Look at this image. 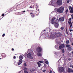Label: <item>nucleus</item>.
Instances as JSON below:
<instances>
[{
  "instance_id": "obj_1",
  "label": "nucleus",
  "mask_w": 73,
  "mask_h": 73,
  "mask_svg": "<svg viewBox=\"0 0 73 73\" xmlns=\"http://www.w3.org/2000/svg\"><path fill=\"white\" fill-rule=\"evenodd\" d=\"M56 18L54 17L52 19L51 23L52 24H54V26L56 28H58L59 26V24L58 23H56Z\"/></svg>"
},
{
  "instance_id": "obj_2",
  "label": "nucleus",
  "mask_w": 73,
  "mask_h": 73,
  "mask_svg": "<svg viewBox=\"0 0 73 73\" xmlns=\"http://www.w3.org/2000/svg\"><path fill=\"white\" fill-rule=\"evenodd\" d=\"M62 36V34H61V33L59 32L56 33L55 35L53 34L52 35H51L52 37L53 38H55L56 37H61V36Z\"/></svg>"
},
{
  "instance_id": "obj_3",
  "label": "nucleus",
  "mask_w": 73,
  "mask_h": 73,
  "mask_svg": "<svg viewBox=\"0 0 73 73\" xmlns=\"http://www.w3.org/2000/svg\"><path fill=\"white\" fill-rule=\"evenodd\" d=\"M64 10V7H61L60 8H59L58 9H57L56 10V11L58 12H59V13H62L63 12Z\"/></svg>"
},
{
  "instance_id": "obj_4",
  "label": "nucleus",
  "mask_w": 73,
  "mask_h": 73,
  "mask_svg": "<svg viewBox=\"0 0 73 73\" xmlns=\"http://www.w3.org/2000/svg\"><path fill=\"white\" fill-rule=\"evenodd\" d=\"M36 51L38 53H41L42 51V48L40 46H38L36 49Z\"/></svg>"
},
{
  "instance_id": "obj_5",
  "label": "nucleus",
  "mask_w": 73,
  "mask_h": 73,
  "mask_svg": "<svg viewBox=\"0 0 73 73\" xmlns=\"http://www.w3.org/2000/svg\"><path fill=\"white\" fill-rule=\"evenodd\" d=\"M57 4L59 5H61L62 4V0H58L57 2Z\"/></svg>"
},
{
  "instance_id": "obj_6",
  "label": "nucleus",
  "mask_w": 73,
  "mask_h": 73,
  "mask_svg": "<svg viewBox=\"0 0 73 73\" xmlns=\"http://www.w3.org/2000/svg\"><path fill=\"white\" fill-rule=\"evenodd\" d=\"M27 57L29 58H30V59H32V60H33V57L31 56V54L30 53H28L27 54Z\"/></svg>"
},
{
  "instance_id": "obj_7",
  "label": "nucleus",
  "mask_w": 73,
  "mask_h": 73,
  "mask_svg": "<svg viewBox=\"0 0 73 73\" xmlns=\"http://www.w3.org/2000/svg\"><path fill=\"white\" fill-rule=\"evenodd\" d=\"M64 68L62 67H60L58 70V72H59L60 73H62V72H64Z\"/></svg>"
},
{
  "instance_id": "obj_8",
  "label": "nucleus",
  "mask_w": 73,
  "mask_h": 73,
  "mask_svg": "<svg viewBox=\"0 0 73 73\" xmlns=\"http://www.w3.org/2000/svg\"><path fill=\"white\" fill-rule=\"evenodd\" d=\"M65 47V45L64 44H61L59 46V49H62Z\"/></svg>"
},
{
  "instance_id": "obj_9",
  "label": "nucleus",
  "mask_w": 73,
  "mask_h": 73,
  "mask_svg": "<svg viewBox=\"0 0 73 73\" xmlns=\"http://www.w3.org/2000/svg\"><path fill=\"white\" fill-rule=\"evenodd\" d=\"M17 10V7L16 6H14L13 7H12L10 11H16Z\"/></svg>"
},
{
  "instance_id": "obj_10",
  "label": "nucleus",
  "mask_w": 73,
  "mask_h": 73,
  "mask_svg": "<svg viewBox=\"0 0 73 73\" xmlns=\"http://www.w3.org/2000/svg\"><path fill=\"white\" fill-rule=\"evenodd\" d=\"M30 15H31V16L32 18H33V17H35V13H34L33 12L30 13Z\"/></svg>"
},
{
  "instance_id": "obj_11",
  "label": "nucleus",
  "mask_w": 73,
  "mask_h": 73,
  "mask_svg": "<svg viewBox=\"0 0 73 73\" xmlns=\"http://www.w3.org/2000/svg\"><path fill=\"white\" fill-rule=\"evenodd\" d=\"M24 73H28V72L27 71V68L26 67L24 68Z\"/></svg>"
},
{
  "instance_id": "obj_12",
  "label": "nucleus",
  "mask_w": 73,
  "mask_h": 73,
  "mask_svg": "<svg viewBox=\"0 0 73 73\" xmlns=\"http://www.w3.org/2000/svg\"><path fill=\"white\" fill-rule=\"evenodd\" d=\"M68 73H71V72H73V70L70 68H68Z\"/></svg>"
},
{
  "instance_id": "obj_13",
  "label": "nucleus",
  "mask_w": 73,
  "mask_h": 73,
  "mask_svg": "<svg viewBox=\"0 0 73 73\" xmlns=\"http://www.w3.org/2000/svg\"><path fill=\"white\" fill-rule=\"evenodd\" d=\"M22 62H23V60H22V59H20L19 60V62L18 64V65H20V64H21Z\"/></svg>"
},
{
  "instance_id": "obj_14",
  "label": "nucleus",
  "mask_w": 73,
  "mask_h": 73,
  "mask_svg": "<svg viewBox=\"0 0 73 73\" xmlns=\"http://www.w3.org/2000/svg\"><path fill=\"white\" fill-rule=\"evenodd\" d=\"M64 17H62V18H59V20L60 21H64Z\"/></svg>"
},
{
  "instance_id": "obj_15",
  "label": "nucleus",
  "mask_w": 73,
  "mask_h": 73,
  "mask_svg": "<svg viewBox=\"0 0 73 73\" xmlns=\"http://www.w3.org/2000/svg\"><path fill=\"white\" fill-rule=\"evenodd\" d=\"M1 56L3 58H5V57H6V55H5V54L4 53L2 54Z\"/></svg>"
},
{
  "instance_id": "obj_16",
  "label": "nucleus",
  "mask_w": 73,
  "mask_h": 73,
  "mask_svg": "<svg viewBox=\"0 0 73 73\" xmlns=\"http://www.w3.org/2000/svg\"><path fill=\"white\" fill-rule=\"evenodd\" d=\"M72 50V48L70 47H69L67 48V50L69 51V52H70Z\"/></svg>"
},
{
  "instance_id": "obj_17",
  "label": "nucleus",
  "mask_w": 73,
  "mask_h": 73,
  "mask_svg": "<svg viewBox=\"0 0 73 73\" xmlns=\"http://www.w3.org/2000/svg\"><path fill=\"white\" fill-rule=\"evenodd\" d=\"M39 9H38V11H37L36 13V15H37L39 14L40 13V11H39Z\"/></svg>"
},
{
  "instance_id": "obj_18",
  "label": "nucleus",
  "mask_w": 73,
  "mask_h": 73,
  "mask_svg": "<svg viewBox=\"0 0 73 73\" xmlns=\"http://www.w3.org/2000/svg\"><path fill=\"white\" fill-rule=\"evenodd\" d=\"M68 23L69 25H70V28H72V23L71 21L68 22Z\"/></svg>"
},
{
  "instance_id": "obj_19",
  "label": "nucleus",
  "mask_w": 73,
  "mask_h": 73,
  "mask_svg": "<svg viewBox=\"0 0 73 73\" xmlns=\"http://www.w3.org/2000/svg\"><path fill=\"white\" fill-rule=\"evenodd\" d=\"M30 71L31 72H34L35 71V70L34 68H32L30 70Z\"/></svg>"
},
{
  "instance_id": "obj_20",
  "label": "nucleus",
  "mask_w": 73,
  "mask_h": 73,
  "mask_svg": "<svg viewBox=\"0 0 73 73\" xmlns=\"http://www.w3.org/2000/svg\"><path fill=\"white\" fill-rule=\"evenodd\" d=\"M24 57L22 55H21L19 56V59H21V60H23V59Z\"/></svg>"
},
{
  "instance_id": "obj_21",
  "label": "nucleus",
  "mask_w": 73,
  "mask_h": 73,
  "mask_svg": "<svg viewBox=\"0 0 73 73\" xmlns=\"http://www.w3.org/2000/svg\"><path fill=\"white\" fill-rule=\"evenodd\" d=\"M37 64H38V67H40V66H41V64L39 62H37Z\"/></svg>"
},
{
  "instance_id": "obj_22",
  "label": "nucleus",
  "mask_w": 73,
  "mask_h": 73,
  "mask_svg": "<svg viewBox=\"0 0 73 73\" xmlns=\"http://www.w3.org/2000/svg\"><path fill=\"white\" fill-rule=\"evenodd\" d=\"M70 12L71 13H73V10L72 8L71 9Z\"/></svg>"
},
{
  "instance_id": "obj_23",
  "label": "nucleus",
  "mask_w": 73,
  "mask_h": 73,
  "mask_svg": "<svg viewBox=\"0 0 73 73\" xmlns=\"http://www.w3.org/2000/svg\"><path fill=\"white\" fill-rule=\"evenodd\" d=\"M66 44H68L69 43V40H67L66 42Z\"/></svg>"
},
{
  "instance_id": "obj_24",
  "label": "nucleus",
  "mask_w": 73,
  "mask_h": 73,
  "mask_svg": "<svg viewBox=\"0 0 73 73\" xmlns=\"http://www.w3.org/2000/svg\"><path fill=\"white\" fill-rule=\"evenodd\" d=\"M70 45H68V44H67L66 45V48H69V47H70Z\"/></svg>"
},
{
  "instance_id": "obj_25",
  "label": "nucleus",
  "mask_w": 73,
  "mask_h": 73,
  "mask_svg": "<svg viewBox=\"0 0 73 73\" xmlns=\"http://www.w3.org/2000/svg\"><path fill=\"white\" fill-rule=\"evenodd\" d=\"M62 53H64L65 52V50H64V49H62Z\"/></svg>"
},
{
  "instance_id": "obj_26",
  "label": "nucleus",
  "mask_w": 73,
  "mask_h": 73,
  "mask_svg": "<svg viewBox=\"0 0 73 73\" xmlns=\"http://www.w3.org/2000/svg\"><path fill=\"white\" fill-rule=\"evenodd\" d=\"M37 55L38 56H41V53L37 54Z\"/></svg>"
},
{
  "instance_id": "obj_27",
  "label": "nucleus",
  "mask_w": 73,
  "mask_h": 73,
  "mask_svg": "<svg viewBox=\"0 0 73 73\" xmlns=\"http://www.w3.org/2000/svg\"><path fill=\"white\" fill-rule=\"evenodd\" d=\"M64 27H62L60 28V29H61V30H62V31L64 30Z\"/></svg>"
},
{
  "instance_id": "obj_28",
  "label": "nucleus",
  "mask_w": 73,
  "mask_h": 73,
  "mask_svg": "<svg viewBox=\"0 0 73 73\" xmlns=\"http://www.w3.org/2000/svg\"><path fill=\"white\" fill-rule=\"evenodd\" d=\"M69 8L70 10V9L71 10L72 9H72H73V7H71V6H69Z\"/></svg>"
},
{
  "instance_id": "obj_29",
  "label": "nucleus",
  "mask_w": 73,
  "mask_h": 73,
  "mask_svg": "<svg viewBox=\"0 0 73 73\" xmlns=\"http://www.w3.org/2000/svg\"><path fill=\"white\" fill-rule=\"evenodd\" d=\"M24 66H27V64H26V63H24Z\"/></svg>"
},
{
  "instance_id": "obj_30",
  "label": "nucleus",
  "mask_w": 73,
  "mask_h": 73,
  "mask_svg": "<svg viewBox=\"0 0 73 73\" xmlns=\"http://www.w3.org/2000/svg\"><path fill=\"white\" fill-rule=\"evenodd\" d=\"M45 63H46V64H48V63H48V61H46L45 62Z\"/></svg>"
},
{
  "instance_id": "obj_31",
  "label": "nucleus",
  "mask_w": 73,
  "mask_h": 73,
  "mask_svg": "<svg viewBox=\"0 0 73 73\" xmlns=\"http://www.w3.org/2000/svg\"><path fill=\"white\" fill-rule=\"evenodd\" d=\"M70 1H69V0L67 1V4H68V3H69Z\"/></svg>"
},
{
  "instance_id": "obj_32",
  "label": "nucleus",
  "mask_w": 73,
  "mask_h": 73,
  "mask_svg": "<svg viewBox=\"0 0 73 73\" xmlns=\"http://www.w3.org/2000/svg\"><path fill=\"white\" fill-rule=\"evenodd\" d=\"M5 35V34L4 33L2 35V37H4Z\"/></svg>"
},
{
  "instance_id": "obj_33",
  "label": "nucleus",
  "mask_w": 73,
  "mask_h": 73,
  "mask_svg": "<svg viewBox=\"0 0 73 73\" xmlns=\"http://www.w3.org/2000/svg\"><path fill=\"white\" fill-rule=\"evenodd\" d=\"M39 62H40V63H43V62L42 61H39Z\"/></svg>"
},
{
  "instance_id": "obj_34",
  "label": "nucleus",
  "mask_w": 73,
  "mask_h": 73,
  "mask_svg": "<svg viewBox=\"0 0 73 73\" xmlns=\"http://www.w3.org/2000/svg\"><path fill=\"white\" fill-rule=\"evenodd\" d=\"M13 58H14V59H16V56H14Z\"/></svg>"
},
{
  "instance_id": "obj_35",
  "label": "nucleus",
  "mask_w": 73,
  "mask_h": 73,
  "mask_svg": "<svg viewBox=\"0 0 73 73\" xmlns=\"http://www.w3.org/2000/svg\"><path fill=\"white\" fill-rule=\"evenodd\" d=\"M68 61H70V60H71V59L70 58H69L68 59Z\"/></svg>"
},
{
  "instance_id": "obj_36",
  "label": "nucleus",
  "mask_w": 73,
  "mask_h": 73,
  "mask_svg": "<svg viewBox=\"0 0 73 73\" xmlns=\"http://www.w3.org/2000/svg\"><path fill=\"white\" fill-rule=\"evenodd\" d=\"M72 19V18H71L69 19V21H71V19Z\"/></svg>"
},
{
  "instance_id": "obj_37",
  "label": "nucleus",
  "mask_w": 73,
  "mask_h": 73,
  "mask_svg": "<svg viewBox=\"0 0 73 73\" xmlns=\"http://www.w3.org/2000/svg\"><path fill=\"white\" fill-rule=\"evenodd\" d=\"M14 49L13 48H12L11 49V50H12V51H13V50H14Z\"/></svg>"
},
{
  "instance_id": "obj_38",
  "label": "nucleus",
  "mask_w": 73,
  "mask_h": 73,
  "mask_svg": "<svg viewBox=\"0 0 73 73\" xmlns=\"http://www.w3.org/2000/svg\"><path fill=\"white\" fill-rule=\"evenodd\" d=\"M4 16V14H2V16L3 17V16Z\"/></svg>"
},
{
  "instance_id": "obj_39",
  "label": "nucleus",
  "mask_w": 73,
  "mask_h": 73,
  "mask_svg": "<svg viewBox=\"0 0 73 73\" xmlns=\"http://www.w3.org/2000/svg\"><path fill=\"white\" fill-rule=\"evenodd\" d=\"M30 8H32V6H31L30 7H29Z\"/></svg>"
},
{
  "instance_id": "obj_40",
  "label": "nucleus",
  "mask_w": 73,
  "mask_h": 73,
  "mask_svg": "<svg viewBox=\"0 0 73 73\" xmlns=\"http://www.w3.org/2000/svg\"><path fill=\"white\" fill-rule=\"evenodd\" d=\"M22 12L23 13H24L25 12V11H22Z\"/></svg>"
},
{
  "instance_id": "obj_41",
  "label": "nucleus",
  "mask_w": 73,
  "mask_h": 73,
  "mask_svg": "<svg viewBox=\"0 0 73 73\" xmlns=\"http://www.w3.org/2000/svg\"><path fill=\"white\" fill-rule=\"evenodd\" d=\"M66 32H67V33L68 34V31H67V29H66Z\"/></svg>"
},
{
  "instance_id": "obj_42",
  "label": "nucleus",
  "mask_w": 73,
  "mask_h": 73,
  "mask_svg": "<svg viewBox=\"0 0 73 73\" xmlns=\"http://www.w3.org/2000/svg\"><path fill=\"white\" fill-rule=\"evenodd\" d=\"M70 32H72V29H70Z\"/></svg>"
},
{
  "instance_id": "obj_43",
  "label": "nucleus",
  "mask_w": 73,
  "mask_h": 73,
  "mask_svg": "<svg viewBox=\"0 0 73 73\" xmlns=\"http://www.w3.org/2000/svg\"><path fill=\"white\" fill-rule=\"evenodd\" d=\"M70 67H72V68H73V65L72 66H70Z\"/></svg>"
},
{
  "instance_id": "obj_44",
  "label": "nucleus",
  "mask_w": 73,
  "mask_h": 73,
  "mask_svg": "<svg viewBox=\"0 0 73 73\" xmlns=\"http://www.w3.org/2000/svg\"><path fill=\"white\" fill-rule=\"evenodd\" d=\"M52 71L50 70V72H49V73H52Z\"/></svg>"
},
{
  "instance_id": "obj_45",
  "label": "nucleus",
  "mask_w": 73,
  "mask_h": 73,
  "mask_svg": "<svg viewBox=\"0 0 73 73\" xmlns=\"http://www.w3.org/2000/svg\"><path fill=\"white\" fill-rule=\"evenodd\" d=\"M37 5H38L37 4H36V7H37Z\"/></svg>"
},
{
  "instance_id": "obj_46",
  "label": "nucleus",
  "mask_w": 73,
  "mask_h": 73,
  "mask_svg": "<svg viewBox=\"0 0 73 73\" xmlns=\"http://www.w3.org/2000/svg\"><path fill=\"white\" fill-rule=\"evenodd\" d=\"M71 17H72V19H73V15H71Z\"/></svg>"
},
{
  "instance_id": "obj_47",
  "label": "nucleus",
  "mask_w": 73,
  "mask_h": 73,
  "mask_svg": "<svg viewBox=\"0 0 73 73\" xmlns=\"http://www.w3.org/2000/svg\"><path fill=\"white\" fill-rule=\"evenodd\" d=\"M71 45H73V42L72 43Z\"/></svg>"
},
{
  "instance_id": "obj_48",
  "label": "nucleus",
  "mask_w": 73,
  "mask_h": 73,
  "mask_svg": "<svg viewBox=\"0 0 73 73\" xmlns=\"http://www.w3.org/2000/svg\"><path fill=\"white\" fill-rule=\"evenodd\" d=\"M66 11L67 12H68V10H66Z\"/></svg>"
},
{
  "instance_id": "obj_49",
  "label": "nucleus",
  "mask_w": 73,
  "mask_h": 73,
  "mask_svg": "<svg viewBox=\"0 0 73 73\" xmlns=\"http://www.w3.org/2000/svg\"><path fill=\"white\" fill-rule=\"evenodd\" d=\"M57 45H56L55 46V48H57Z\"/></svg>"
},
{
  "instance_id": "obj_50",
  "label": "nucleus",
  "mask_w": 73,
  "mask_h": 73,
  "mask_svg": "<svg viewBox=\"0 0 73 73\" xmlns=\"http://www.w3.org/2000/svg\"><path fill=\"white\" fill-rule=\"evenodd\" d=\"M38 9V8H36V10H37Z\"/></svg>"
},
{
  "instance_id": "obj_51",
  "label": "nucleus",
  "mask_w": 73,
  "mask_h": 73,
  "mask_svg": "<svg viewBox=\"0 0 73 73\" xmlns=\"http://www.w3.org/2000/svg\"><path fill=\"white\" fill-rule=\"evenodd\" d=\"M19 5V6H20V5Z\"/></svg>"
},
{
  "instance_id": "obj_52",
  "label": "nucleus",
  "mask_w": 73,
  "mask_h": 73,
  "mask_svg": "<svg viewBox=\"0 0 73 73\" xmlns=\"http://www.w3.org/2000/svg\"><path fill=\"white\" fill-rule=\"evenodd\" d=\"M30 11V10H27V11Z\"/></svg>"
},
{
  "instance_id": "obj_53",
  "label": "nucleus",
  "mask_w": 73,
  "mask_h": 73,
  "mask_svg": "<svg viewBox=\"0 0 73 73\" xmlns=\"http://www.w3.org/2000/svg\"><path fill=\"white\" fill-rule=\"evenodd\" d=\"M44 32H45V30H44Z\"/></svg>"
},
{
  "instance_id": "obj_54",
  "label": "nucleus",
  "mask_w": 73,
  "mask_h": 73,
  "mask_svg": "<svg viewBox=\"0 0 73 73\" xmlns=\"http://www.w3.org/2000/svg\"><path fill=\"white\" fill-rule=\"evenodd\" d=\"M72 24H73V22H72Z\"/></svg>"
},
{
  "instance_id": "obj_55",
  "label": "nucleus",
  "mask_w": 73,
  "mask_h": 73,
  "mask_svg": "<svg viewBox=\"0 0 73 73\" xmlns=\"http://www.w3.org/2000/svg\"><path fill=\"white\" fill-rule=\"evenodd\" d=\"M0 60H1V58H0Z\"/></svg>"
},
{
  "instance_id": "obj_56",
  "label": "nucleus",
  "mask_w": 73,
  "mask_h": 73,
  "mask_svg": "<svg viewBox=\"0 0 73 73\" xmlns=\"http://www.w3.org/2000/svg\"><path fill=\"white\" fill-rule=\"evenodd\" d=\"M44 72V71H43V72Z\"/></svg>"
},
{
  "instance_id": "obj_57",
  "label": "nucleus",
  "mask_w": 73,
  "mask_h": 73,
  "mask_svg": "<svg viewBox=\"0 0 73 73\" xmlns=\"http://www.w3.org/2000/svg\"><path fill=\"white\" fill-rule=\"evenodd\" d=\"M44 72H45V71H44Z\"/></svg>"
},
{
  "instance_id": "obj_58",
  "label": "nucleus",
  "mask_w": 73,
  "mask_h": 73,
  "mask_svg": "<svg viewBox=\"0 0 73 73\" xmlns=\"http://www.w3.org/2000/svg\"><path fill=\"white\" fill-rule=\"evenodd\" d=\"M72 15H73V14H72Z\"/></svg>"
}]
</instances>
